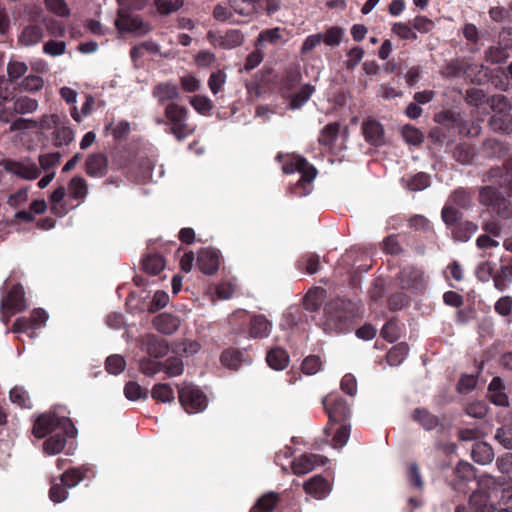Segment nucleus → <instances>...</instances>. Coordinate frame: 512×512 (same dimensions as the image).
Instances as JSON below:
<instances>
[{"label": "nucleus", "mask_w": 512, "mask_h": 512, "mask_svg": "<svg viewBox=\"0 0 512 512\" xmlns=\"http://www.w3.org/2000/svg\"><path fill=\"white\" fill-rule=\"evenodd\" d=\"M106 131H111L113 138L116 141H122L126 140L128 135L131 132L130 123L126 120L119 121L116 125H113V123H109L105 127Z\"/></svg>", "instance_id": "nucleus-38"}, {"label": "nucleus", "mask_w": 512, "mask_h": 512, "mask_svg": "<svg viewBox=\"0 0 512 512\" xmlns=\"http://www.w3.org/2000/svg\"><path fill=\"white\" fill-rule=\"evenodd\" d=\"M9 398L12 403L17 404L21 408H30L31 401L28 392L19 386H15L10 390Z\"/></svg>", "instance_id": "nucleus-41"}, {"label": "nucleus", "mask_w": 512, "mask_h": 512, "mask_svg": "<svg viewBox=\"0 0 512 512\" xmlns=\"http://www.w3.org/2000/svg\"><path fill=\"white\" fill-rule=\"evenodd\" d=\"M320 256L315 253L306 254L298 261V268L312 275L320 270Z\"/></svg>", "instance_id": "nucleus-36"}, {"label": "nucleus", "mask_w": 512, "mask_h": 512, "mask_svg": "<svg viewBox=\"0 0 512 512\" xmlns=\"http://www.w3.org/2000/svg\"><path fill=\"white\" fill-rule=\"evenodd\" d=\"M295 171L301 173L299 182L311 183L317 175L315 167L312 166L305 158L300 156L293 157L290 164H285L283 166V172L286 174H291Z\"/></svg>", "instance_id": "nucleus-11"}, {"label": "nucleus", "mask_w": 512, "mask_h": 512, "mask_svg": "<svg viewBox=\"0 0 512 512\" xmlns=\"http://www.w3.org/2000/svg\"><path fill=\"white\" fill-rule=\"evenodd\" d=\"M350 437V426L343 424L335 432L332 445L334 448H342L348 442Z\"/></svg>", "instance_id": "nucleus-57"}, {"label": "nucleus", "mask_w": 512, "mask_h": 512, "mask_svg": "<svg viewBox=\"0 0 512 512\" xmlns=\"http://www.w3.org/2000/svg\"><path fill=\"white\" fill-rule=\"evenodd\" d=\"M66 43L64 41L49 40L43 46L44 53L51 56H60L65 53Z\"/></svg>", "instance_id": "nucleus-63"}, {"label": "nucleus", "mask_w": 512, "mask_h": 512, "mask_svg": "<svg viewBox=\"0 0 512 512\" xmlns=\"http://www.w3.org/2000/svg\"><path fill=\"white\" fill-rule=\"evenodd\" d=\"M399 280L403 288L418 289L423 286L424 272L415 267H407L399 274Z\"/></svg>", "instance_id": "nucleus-17"}, {"label": "nucleus", "mask_w": 512, "mask_h": 512, "mask_svg": "<svg viewBox=\"0 0 512 512\" xmlns=\"http://www.w3.org/2000/svg\"><path fill=\"white\" fill-rule=\"evenodd\" d=\"M181 320L169 313H162V334H172L178 330Z\"/></svg>", "instance_id": "nucleus-55"}, {"label": "nucleus", "mask_w": 512, "mask_h": 512, "mask_svg": "<svg viewBox=\"0 0 512 512\" xmlns=\"http://www.w3.org/2000/svg\"><path fill=\"white\" fill-rule=\"evenodd\" d=\"M44 86V80L38 75H28L21 83V88L25 91H39Z\"/></svg>", "instance_id": "nucleus-59"}, {"label": "nucleus", "mask_w": 512, "mask_h": 512, "mask_svg": "<svg viewBox=\"0 0 512 512\" xmlns=\"http://www.w3.org/2000/svg\"><path fill=\"white\" fill-rule=\"evenodd\" d=\"M500 177L498 183L505 188L509 195H512V162L505 166L503 173L500 168H492L489 171L490 178Z\"/></svg>", "instance_id": "nucleus-30"}, {"label": "nucleus", "mask_w": 512, "mask_h": 512, "mask_svg": "<svg viewBox=\"0 0 512 512\" xmlns=\"http://www.w3.org/2000/svg\"><path fill=\"white\" fill-rule=\"evenodd\" d=\"M504 389L505 387L501 378L494 377L488 386V395L492 403L502 407L509 405V400Z\"/></svg>", "instance_id": "nucleus-21"}, {"label": "nucleus", "mask_w": 512, "mask_h": 512, "mask_svg": "<svg viewBox=\"0 0 512 512\" xmlns=\"http://www.w3.org/2000/svg\"><path fill=\"white\" fill-rule=\"evenodd\" d=\"M142 268L151 276L158 275L160 273V254H148L142 261Z\"/></svg>", "instance_id": "nucleus-45"}, {"label": "nucleus", "mask_w": 512, "mask_h": 512, "mask_svg": "<svg viewBox=\"0 0 512 512\" xmlns=\"http://www.w3.org/2000/svg\"><path fill=\"white\" fill-rule=\"evenodd\" d=\"M471 456L474 462L486 465L493 461L494 451L490 444L486 442H476L472 446Z\"/></svg>", "instance_id": "nucleus-22"}, {"label": "nucleus", "mask_w": 512, "mask_h": 512, "mask_svg": "<svg viewBox=\"0 0 512 512\" xmlns=\"http://www.w3.org/2000/svg\"><path fill=\"white\" fill-rule=\"evenodd\" d=\"M344 31L340 27H331L328 29L324 36H322V41L328 46L335 47L338 46L343 38Z\"/></svg>", "instance_id": "nucleus-54"}, {"label": "nucleus", "mask_w": 512, "mask_h": 512, "mask_svg": "<svg viewBox=\"0 0 512 512\" xmlns=\"http://www.w3.org/2000/svg\"><path fill=\"white\" fill-rule=\"evenodd\" d=\"M315 87L311 84L303 85L300 90L291 96L289 108L292 110L300 109L313 95Z\"/></svg>", "instance_id": "nucleus-28"}, {"label": "nucleus", "mask_w": 512, "mask_h": 512, "mask_svg": "<svg viewBox=\"0 0 512 512\" xmlns=\"http://www.w3.org/2000/svg\"><path fill=\"white\" fill-rule=\"evenodd\" d=\"M507 57L508 53L501 43L490 46L485 50V59L491 64L502 63L507 59Z\"/></svg>", "instance_id": "nucleus-40"}, {"label": "nucleus", "mask_w": 512, "mask_h": 512, "mask_svg": "<svg viewBox=\"0 0 512 512\" xmlns=\"http://www.w3.org/2000/svg\"><path fill=\"white\" fill-rule=\"evenodd\" d=\"M164 348H166L167 350L171 349L176 354L190 356L197 353L200 350L201 345L200 343L194 340L173 342L172 344L162 340V350Z\"/></svg>", "instance_id": "nucleus-23"}, {"label": "nucleus", "mask_w": 512, "mask_h": 512, "mask_svg": "<svg viewBox=\"0 0 512 512\" xmlns=\"http://www.w3.org/2000/svg\"><path fill=\"white\" fill-rule=\"evenodd\" d=\"M465 411H466L467 415H469L473 418L482 419L483 417L486 416L488 409H487V405L485 402L476 401V402L470 403L466 407Z\"/></svg>", "instance_id": "nucleus-62"}, {"label": "nucleus", "mask_w": 512, "mask_h": 512, "mask_svg": "<svg viewBox=\"0 0 512 512\" xmlns=\"http://www.w3.org/2000/svg\"><path fill=\"white\" fill-rule=\"evenodd\" d=\"M473 512H495L496 508L490 501V494L483 490H475L468 500Z\"/></svg>", "instance_id": "nucleus-18"}, {"label": "nucleus", "mask_w": 512, "mask_h": 512, "mask_svg": "<svg viewBox=\"0 0 512 512\" xmlns=\"http://www.w3.org/2000/svg\"><path fill=\"white\" fill-rule=\"evenodd\" d=\"M241 352L236 350L224 351L221 355V362L229 369L237 370L241 364Z\"/></svg>", "instance_id": "nucleus-48"}, {"label": "nucleus", "mask_w": 512, "mask_h": 512, "mask_svg": "<svg viewBox=\"0 0 512 512\" xmlns=\"http://www.w3.org/2000/svg\"><path fill=\"white\" fill-rule=\"evenodd\" d=\"M484 152L490 157H502L507 154L509 148L506 143L498 139H488L483 144Z\"/></svg>", "instance_id": "nucleus-35"}, {"label": "nucleus", "mask_w": 512, "mask_h": 512, "mask_svg": "<svg viewBox=\"0 0 512 512\" xmlns=\"http://www.w3.org/2000/svg\"><path fill=\"white\" fill-rule=\"evenodd\" d=\"M142 351L145 355L139 361L140 371L146 376H153L160 371V341L156 335L143 337Z\"/></svg>", "instance_id": "nucleus-5"}, {"label": "nucleus", "mask_w": 512, "mask_h": 512, "mask_svg": "<svg viewBox=\"0 0 512 512\" xmlns=\"http://www.w3.org/2000/svg\"><path fill=\"white\" fill-rule=\"evenodd\" d=\"M231 10L244 17H251L258 13V7L253 5L249 0H228Z\"/></svg>", "instance_id": "nucleus-33"}, {"label": "nucleus", "mask_w": 512, "mask_h": 512, "mask_svg": "<svg viewBox=\"0 0 512 512\" xmlns=\"http://www.w3.org/2000/svg\"><path fill=\"white\" fill-rule=\"evenodd\" d=\"M226 79H227L226 73L223 71H220V70L213 72L210 75V77L208 79V87L214 95L219 93L222 90V88L226 82Z\"/></svg>", "instance_id": "nucleus-52"}, {"label": "nucleus", "mask_w": 512, "mask_h": 512, "mask_svg": "<svg viewBox=\"0 0 512 512\" xmlns=\"http://www.w3.org/2000/svg\"><path fill=\"white\" fill-rule=\"evenodd\" d=\"M28 70V67L23 62L11 61L7 66V73L10 83L17 81L22 77Z\"/></svg>", "instance_id": "nucleus-51"}, {"label": "nucleus", "mask_w": 512, "mask_h": 512, "mask_svg": "<svg viewBox=\"0 0 512 512\" xmlns=\"http://www.w3.org/2000/svg\"><path fill=\"white\" fill-rule=\"evenodd\" d=\"M183 370V361L178 356L169 357L164 363H162V371L170 377L182 374Z\"/></svg>", "instance_id": "nucleus-43"}, {"label": "nucleus", "mask_w": 512, "mask_h": 512, "mask_svg": "<svg viewBox=\"0 0 512 512\" xmlns=\"http://www.w3.org/2000/svg\"><path fill=\"white\" fill-rule=\"evenodd\" d=\"M503 197L502 193L492 186L483 187L479 192L480 203L493 208L496 207Z\"/></svg>", "instance_id": "nucleus-32"}, {"label": "nucleus", "mask_w": 512, "mask_h": 512, "mask_svg": "<svg viewBox=\"0 0 512 512\" xmlns=\"http://www.w3.org/2000/svg\"><path fill=\"white\" fill-rule=\"evenodd\" d=\"M124 395L128 400L136 401L142 397L145 398L146 392L142 390L137 382L129 381L125 384Z\"/></svg>", "instance_id": "nucleus-56"}, {"label": "nucleus", "mask_w": 512, "mask_h": 512, "mask_svg": "<svg viewBox=\"0 0 512 512\" xmlns=\"http://www.w3.org/2000/svg\"><path fill=\"white\" fill-rule=\"evenodd\" d=\"M13 105L10 107L13 117L17 114H29L33 113L38 108V101L28 96H13Z\"/></svg>", "instance_id": "nucleus-24"}, {"label": "nucleus", "mask_w": 512, "mask_h": 512, "mask_svg": "<svg viewBox=\"0 0 512 512\" xmlns=\"http://www.w3.org/2000/svg\"><path fill=\"white\" fill-rule=\"evenodd\" d=\"M93 475L88 467L68 468L59 478H53L50 482L49 498L54 503H61L68 497V489L74 488L81 481Z\"/></svg>", "instance_id": "nucleus-4"}, {"label": "nucleus", "mask_w": 512, "mask_h": 512, "mask_svg": "<svg viewBox=\"0 0 512 512\" xmlns=\"http://www.w3.org/2000/svg\"><path fill=\"white\" fill-rule=\"evenodd\" d=\"M278 495L269 492L263 495L256 504L251 508L250 512H272L278 503Z\"/></svg>", "instance_id": "nucleus-34"}, {"label": "nucleus", "mask_w": 512, "mask_h": 512, "mask_svg": "<svg viewBox=\"0 0 512 512\" xmlns=\"http://www.w3.org/2000/svg\"><path fill=\"white\" fill-rule=\"evenodd\" d=\"M339 132L340 124L338 122H333L326 125L320 131L318 143L323 146L331 147L338 138Z\"/></svg>", "instance_id": "nucleus-29"}, {"label": "nucleus", "mask_w": 512, "mask_h": 512, "mask_svg": "<svg viewBox=\"0 0 512 512\" xmlns=\"http://www.w3.org/2000/svg\"><path fill=\"white\" fill-rule=\"evenodd\" d=\"M32 433L38 439L51 434L43 443V450L47 454L55 455L65 449L66 454L73 453L78 431L69 417L49 411L36 418Z\"/></svg>", "instance_id": "nucleus-1"}, {"label": "nucleus", "mask_w": 512, "mask_h": 512, "mask_svg": "<svg viewBox=\"0 0 512 512\" xmlns=\"http://www.w3.org/2000/svg\"><path fill=\"white\" fill-rule=\"evenodd\" d=\"M108 171V158L103 153L91 154L85 161V172L90 177H104Z\"/></svg>", "instance_id": "nucleus-14"}, {"label": "nucleus", "mask_w": 512, "mask_h": 512, "mask_svg": "<svg viewBox=\"0 0 512 512\" xmlns=\"http://www.w3.org/2000/svg\"><path fill=\"white\" fill-rule=\"evenodd\" d=\"M44 37V30L42 26L38 24L26 26L20 37L19 42L25 46H32L39 43Z\"/></svg>", "instance_id": "nucleus-26"}, {"label": "nucleus", "mask_w": 512, "mask_h": 512, "mask_svg": "<svg viewBox=\"0 0 512 512\" xmlns=\"http://www.w3.org/2000/svg\"><path fill=\"white\" fill-rule=\"evenodd\" d=\"M26 308L25 291L20 283L2 289L0 310H4L7 315H15L23 312Z\"/></svg>", "instance_id": "nucleus-7"}, {"label": "nucleus", "mask_w": 512, "mask_h": 512, "mask_svg": "<svg viewBox=\"0 0 512 512\" xmlns=\"http://www.w3.org/2000/svg\"><path fill=\"white\" fill-rule=\"evenodd\" d=\"M356 314V305L350 300H333L325 309L324 329L336 333L345 332Z\"/></svg>", "instance_id": "nucleus-2"}, {"label": "nucleus", "mask_w": 512, "mask_h": 512, "mask_svg": "<svg viewBox=\"0 0 512 512\" xmlns=\"http://www.w3.org/2000/svg\"><path fill=\"white\" fill-rule=\"evenodd\" d=\"M494 437L505 449H512V427L498 428Z\"/></svg>", "instance_id": "nucleus-58"}, {"label": "nucleus", "mask_w": 512, "mask_h": 512, "mask_svg": "<svg viewBox=\"0 0 512 512\" xmlns=\"http://www.w3.org/2000/svg\"><path fill=\"white\" fill-rule=\"evenodd\" d=\"M323 405L329 415L331 422L340 423L346 421L350 415L351 410L346 400L337 396H328L323 400Z\"/></svg>", "instance_id": "nucleus-9"}, {"label": "nucleus", "mask_w": 512, "mask_h": 512, "mask_svg": "<svg viewBox=\"0 0 512 512\" xmlns=\"http://www.w3.org/2000/svg\"><path fill=\"white\" fill-rule=\"evenodd\" d=\"M178 398L182 407L188 413H197L207 406L205 394L193 385H186L178 389Z\"/></svg>", "instance_id": "nucleus-8"}, {"label": "nucleus", "mask_w": 512, "mask_h": 512, "mask_svg": "<svg viewBox=\"0 0 512 512\" xmlns=\"http://www.w3.org/2000/svg\"><path fill=\"white\" fill-rule=\"evenodd\" d=\"M61 154L59 152L47 153L39 155V164L41 169L48 171L57 166L60 162Z\"/></svg>", "instance_id": "nucleus-61"}, {"label": "nucleus", "mask_w": 512, "mask_h": 512, "mask_svg": "<svg viewBox=\"0 0 512 512\" xmlns=\"http://www.w3.org/2000/svg\"><path fill=\"white\" fill-rule=\"evenodd\" d=\"M326 458L316 454H304L294 459L292 471L296 475H304L311 472L315 467L323 465Z\"/></svg>", "instance_id": "nucleus-12"}, {"label": "nucleus", "mask_w": 512, "mask_h": 512, "mask_svg": "<svg viewBox=\"0 0 512 512\" xmlns=\"http://www.w3.org/2000/svg\"><path fill=\"white\" fill-rule=\"evenodd\" d=\"M430 185V177L428 174L420 172L415 174L414 176L410 177L407 181L405 186L410 191H421L425 188H427Z\"/></svg>", "instance_id": "nucleus-42"}, {"label": "nucleus", "mask_w": 512, "mask_h": 512, "mask_svg": "<svg viewBox=\"0 0 512 512\" xmlns=\"http://www.w3.org/2000/svg\"><path fill=\"white\" fill-rule=\"evenodd\" d=\"M207 39L215 47L222 49H234L243 44L244 35L238 29H230L224 35L209 31L207 33Z\"/></svg>", "instance_id": "nucleus-10"}, {"label": "nucleus", "mask_w": 512, "mask_h": 512, "mask_svg": "<svg viewBox=\"0 0 512 512\" xmlns=\"http://www.w3.org/2000/svg\"><path fill=\"white\" fill-rule=\"evenodd\" d=\"M474 150L468 144H459L453 150V157L461 164H469L474 159Z\"/></svg>", "instance_id": "nucleus-44"}, {"label": "nucleus", "mask_w": 512, "mask_h": 512, "mask_svg": "<svg viewBox=\"0 0 512 512\" xmlns=\"http://www.w3.org/2000/svg\"><path fill=\"white\" fill-rule=\"evenodd\" d=\"M125 366V359L118 354L107 357L105 361V368L107 372L110 374H120L125 369Z\"/></svg>", "instance_id": "nucleus-46"}, {"label": "nucleus", "mask_w": 512, "mask_h": 512, "mask_svg": "<svg viewBox=\"0 0 512 512\" xmlns=\"http://www.w3.org/2000/svg\"><path fill=\"white\" fill-rule=\"evenodd\" d=\"M266 361L272 369L283 370L288 366L289 356L284 349L276 347L267 353Z\"/></svg>", "instance_id": "nucleus-27"}, {"label": "nucleus", "mask_w": 512, "mask_h": 512, "mask_svg": "<svg viewBox=\"0 0 512 512\" xmlns=\"http://www.w3.org/2000/svg\"><path fill=\"white\" fill-rule=\"evenodd\" d=\"M196 264L204 274L212 275L216 273L219 268L218 252L209 248L201 249L198 252Z\"/></svg>", "instance_id": "nucleus-13"}, {"label": "nucleus", "mask_w": 512, "mask_h": 512, "mask_svg": "<svg viewBox=\"0 0 512 512\" xmlns=\"http://www.w3.org/2000/svg\"><path fill=\"white\" fill-rule=\"evenodd\" d=\"M6 169L25 180L37 179L41 174V170L33 162L10 161Z\"/></svg>", "instance_id": "nucleus-15"}, {"label": "nucleus", "mask_w": 512, "mask_h": 512, "mask_svg": "<svg viewBox=\"0 0 512 512\" xmlns=\"http://www.w3.org/2000/svg\"><path fill=\"white\" fill-rule=\"evenodd\" d=\"M409 353V347L406 343L402 342L394 346L387 353V361L392 366H397L402 363Z\"/></svg>", "instance_id": "nucleus-37"}, {"label": "nucleus", "mask_w": 512, "mask_h": 512, "mask_svg": "<svg viewBox=\"0 0 512 512\" xmlns=\"http://www.w3.org/2000/svg\"><path fill=\"white\" fill-rule=\"evenodd\" d=\"M449 202L460 208H468L471 205V195L464 189H457L450 196Z\"/></svg>", "instance_id": "nucleus-53"}, {"label": "nucleus", "mask_w": 512, "mask_h": 512, "mask_svg": "<svg viewBox=\"0 0 512 512\" xmlns=\"http://www.w3.org/2000/svg\"><path fill=\"white\" fill-rule=\"evenodd\" d=\"M303 488L307 494L316 499L325 498L331 491L330 484L321 475H315L304 482Z\"/></svg>", "instance_id": "nucleus-16"}, {"label": "nucleus", "mask_w": 512, "mask_h": 512, "mask_svg": "<svg viewBox=\"0 0 512 512\" xmlns=\"http://www.w3.org/2000/svg\"><path fill=\"white\" fill-rule=\"evenodd\" d=\"M189 103L200 114L208 115L214 108L213 102L205 95H195L190 98Z\"/></svg>", "instance_id": "nucleus-39"}, {"label": "nucleus", "mask_w": 512, "mask_h": 512, "mask_svg": "<svg viewBox=\"0 0 512 512\" xmlns=\"http://www.w3.org/2000/svg\"><path fill=\"white\" fill-rule=\"evenodd\" d=\"M68 190L71 198L83 201L88 193L87 182L84 178L75 176L69 181Z\"/></svg>", "instance_id": "nucleus-31"}, {"label": "nucleus", "mask_w": 512, "mask_h": 512, "mask_svg": "<svg viewBox=\"0 0 512 512\" xmlns=\"http://www.w3.org/2000/svg\"><path fill=\"white\" fill-rule=\"evenodd\" d=\"M272 326L264 315H254L250 320L249 335L252 338H266L270 335Z\"/></svg>", "instance_id": "nucleus-20"}, {"label": "nucleus", "mask_w": 512, "mask_h": 512, "mask_svg": "<svg viewBox=\"0 0 512 512\" xmlns=\"http://www.w3.org/2000/svg\"><path fill=\"white\" fill-rule=\"evenodd\" d=\"M365 140L371 145L380 146L383 144L384 130L382 125L374 120H369L362 125Z\"/></svg>", "instance_id": "nucleus-19"}, {"label": "nucleus", "mask_w": 512, "mask_h": 512, "mask_svg": "<svg viewBox=\"0 0 512 512\" xmlns=\"http://www.w3.org/2000/svg\"><path fill=\"white\" fill-rule=\"evenodd\" d=\"M412 419L425 430H433L440 424L439 418L425 408H416L412 413Z\"/></svg>", "instance_id": "nucleus-25"}, {"label": "nucleus", "mask_w": 512, "mask_h": 512, "mask_svg": "<svg viewBox=\"0 0 512 512\" xmlns=\"http://www.w3.org/2000/svg\"><path fill=\"white\" fill-rule=\"evenodd\" d=\"M165 115L170 132L177 140L182 141L194 132L187 122L188 110L186 107L171 103L166 107Z\"/></svg>", "instance_id": "nucleus-6"}, {"label": "nucleus", "mask_w": 512, "mask_h": 512, "mask_svg": "<svg viewBox=\"0 0 512 512\" xmlns=\"http://www.w3.org/2000/svg\"><path fill=\"white\" fill-rule=\"evenodd\" d=\"M322 361L317 355L307 356L302 362V371L306 375H314L321 370Z\"/></svg>", "instance_id": "nucleus-50"}, {"label": "nucleus", "mask_w": 512, "mask_h": 512, "mask_svg": "<svg viewBox=\"0 0 512 512\" xmlns=\"http://www.w3.org/2000/svg\"><path fill=\"white\" fill-rule=\"evenodd\" d=\"M118 2L120 8L115 25L119 32L145 34L150 31L147 23H144L139 16L132 14V11L143 9L148 0H118Z\"/></svg>", "instance_id": "nucleus-3"}, {"label": "nucleus", "mask_w": 512, "mask_h": 512, "mask_svg": "<svg viewBox=\"0 0 512 512\" xmlns=\"http://www.w3.org/2000/svg\"><path fill=\"white\" fill-rule=\"evenodd\" d=\"M496 467L504 475H512V453H505L496 459Z\"/></svg>", "instance_id": "nucleus-64"}, {"label": "nucleus", "mask_w": 512, "mask_h": 512, "mask_svg": "<svg viewBox=\"0 0 512 512\" xmlns=\"http://www.w3.org/2000/svg\"><path fill=\"white\" fill-rule=\"evenodd\" d=\"M73 139L74 133L69 127L62 126L54 131V142L58 147L69 145Z\"/></svg>", "instance_id": "nucleus-47"}, {"label": "nucleus", "mask_w": 512, "mask_h": 512, "mask_svg": "<svg viewBox=\"0 0 512 512\" xmlns=\"http://www.w3.org/2000/svg\"><path fill=\"white\" fill-rule=\"evenodd\" d=\"M46 7L49 11L60 17H67L70 10L64 0H45Z\"/></svg>", "instance_id": "nucleus-60"}, {"label": "nucleus", "mask_w": 512, "mask_h": 512, "mask_svg": "<svg viewBox=\"0 0 512 512\" xmlns=\"http://www.w3.org/2000/svg\"><path fill=\"white\" fill-rule=\"evenodd\" d=\"M402 136L404 140L411 145H419L424 140L423 133L416 127L406 125L402 129Z\"/></svg>", "instance_id": "nucleus-49"}]
</instances>
